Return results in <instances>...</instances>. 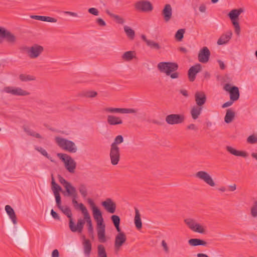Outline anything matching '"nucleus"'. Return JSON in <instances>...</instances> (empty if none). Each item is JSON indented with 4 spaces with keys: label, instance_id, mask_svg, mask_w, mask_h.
I'll use <instances>...</instances> for the list:
<instances>
[{
    "label": "nucleus",
    "instance_id": "obj_9",
    "mask_svg": "<svg viewBox=\"0 0 257 257\" xmlns=\"http://www.w3.org/2000/svg\"><path fill=\"white\" fill-rule=\"evenodd\" d=\"M134 6L137 10L144 12L152 11L153 9L151 2L146 0H141L137 2L135 4Z\"/></svg>",
    "mask_w": 257,
    "mask_h": 257
},
{
    "label": "nucleus",
    "instance_id": "obj_8",
    "mask_svg": "<svg viewBox=\"0 0 257 257\" xmlns=\"http://www.w3.org/2000/svg\"><path fill=\"white\" fill-rule=\"evenodd\" d=\"M4 91L15 96H27L30 93L20 87L8 86L4 88Z\"/></svg>",
    "mask_w": 257,
    "mask_h": 257
},
{
    "label": "nucleus",
    "instance_id": "obj_26",
    "mask_svg": "<svg viewBox=\"0 0 257 257\" xmlns=\"http://www.w3.org/2000/svg\"><path fill=\"white\" fill-rule=\"evenodd\" d=\"M243 12L242 9H233L231 10L228 14V17L230 19L231 22H238L239 16Z\"/></svg>",
    "mask_w": 257,
    "mask_h": 257
},
{
    "label": "nucleus",
    "instance_id": "obj_41",
    "mask_svg": "<svg viewBox=\"0 0 257 257\" xmlns=\"http://www.w3.org/2000/svg\"><path fill=\"white\" fill-rule=\"evenodd\" d=\"M123 142V138L121 135L117 136L114 140L113 142L111 144L110 147L119 148L118 145Z\"/></svg>",
    "mask_w": 257,
    "mask_h": 257
},
{
    "label": "nucleus",
    "instance_id": "obj_2",
    "mask_svg": "<svg viewBox=\"0 0 257 257\" xmlns=\"http://www.w3.org/2000/svg\"><path fill=\"white\" fill-rule=\"evenodd\" d=\"M86 223L88 227V231L90 234L93 233V227L90 215L84 218H79L77 219V223L71 230L73 232L81 233L83 229L84 226Z\"/></svg>",
    "mask_w": 257,
    "mask_h": 257
},
{
    "label": "nucleus",
    "instance_id": "obj_10",
    "mask_svg": "<svg viewBox=\"0 0 257 257\" xmlns=\"http://www.w3.org/2000/svg\"><path fill=\"white\" fill-rule=\"evenodd\" d=\"M117 232L118 233L115 237L114 243L115 251H118L126 241V236L125 233L122 232L121 230H120V231Z\"/></svg>",
    "mask_w": 257,
    "mask_h": 257
},
{
    "label": "nucleus",
    "instance_id": "obj_52",
    "mask_svg": "<svg viewBox=\"0 0 257 257\" xmlns=\"http://www.w3.org/2000/svg\"><path fill=\"white\" fill-rule=\"evenodd\" d=\"M52 189L54 194H59V192L62 190L61 187L57 184H56V186L52 185Z\"/></svg>",
    "mask_w": 257,
    "mask_h": 257
},
{
    "label": "nucleus",
    "instance_id": "obj_31",
    "mask_svg": "<svg viewBox=\"0 0 257 257\" xmlns=\"http://www.w3.org/2000/svg\"><path fill=\"white\" fill-rule=\"evenodd\" d=\"M30 18L31 19H35L36 20L48 22L51 23H56L57 22V20L56 19L50 17L32 15L30 16Z\"/></svg>",
    "mask_w": 257,
    "mask_h": 257
},
{
    "label": "nucleus",
    "instance_id": "obj_3",
    "mask_svg": "<svg viewBox=\"0 0 257 257\" xmlns=\"http://www.w3.org/2000/svg\"><path fill=\"white\" fill-rule=\"evenodd\" d=\"M55 141L57 145L64 151L72 153H75L77 151L76 145L71 141L60 137H55Z\"/></svg>",
    "mask_w": 257,
    "mask_h": 257
},
{
    "label": "nucleus",
    "instance_id": "obj_28",
    "mask_svg": "<svg viewBox=\"0 0 257 257\" xmlns=\"http://www.w3.org/2000/svg\"><path fill=\"white\" fill-rule=\"evenodd\" d=\"M203 110V107L195 105L193 106L190 110L191 116L193 119H197L201 114Z\"/></svg>",
    "mask_w": 257,
    "mask_h": 257
},
{
    "label": "nucleus",
    "instance_id": "obj_43",
    "mask_svg": "<svg viewBox=\"0 0 257 257\" xmlns=\"http://www.w3.org/2000/svg\"><path fill=\"white\" fill-rule=\"evenodd\" d=\"M98 257H107V253L105 248L102 244H99L97 246Z\"/></svg>",
    "mask_w": 257,
    "mask_h": 257
},
{
    "label": "nucleus",
    "instance_id": "obj_45",
    "mask_svg": "<svg viewBox=\"0 0 257 257\" xmlns=\"http://www.w3.org/2000/svg\"><path fill=\"white\" fill-rule=\"evenodd\" d=\"M78 190L83 198H85L87 196V189L84 184H80L79 186Z\"/></svg>",
    "mask_w": 257,
    "mask_h": 257
},
{
    "label": "nucleus",
    "instance_id": "obj_46",
    "mask_svg": "<svg viewBox=\"0 0 257 257\" xmlns=\"http://www.w3.org/2000/svg\"><path fill=\"white\" fill-rule=\"evenodd\" d=\"M35 149L40 152L42 155L49 159L51 162H54V161L52 159V158L48 155L47 151L44 149L40 147H36Z\"/></svg>",
    "mask_w": 257,
    "mask_h": 257
},
{
    "label": "nucleus",
    "instance_id": "obj_49",
    "mask_svg": "<svg viewBox=\"0 0 257 257\" xmlns=\"http://www.w3.org/2000/svg\"><path fill=\"white\" fill-rule=\"evenodd\" d=\"M97 95V92L95 91H87L83 93V96L87 98H93Z\"/></svg>",
    "mask_w": 257,
    "mask_h": 257
},
{
    "label": "nucleus",
    "instance_id": "obj_29",
    "mask_svg": "<svg viewBox=\"0 0 257 257\" xmlns=\"http://www.w3.org/2000/svg\"><path fill=\"white\" fill-rule=\"evenodd\" d=\"M136 58V53L134 51L125 52L121 56V59L124 61L130 62Z\"/></svg>",
    "mask_w": 257,
    "mask_h": 257
},
{
    "label": "nucleus",
    "instance_id": "obj_7",
    "mask_svg": "<svg viewBox=\"0 0 257 257\" xmlns=\"http://www.w3.org/2000/svg\"><path fill=\"white\" fill-rule=\"evenodd\" d=\"M195 177L204 181L211 187H214L215 183L210 174L204 171H199L195 174Z\"/></svg>",
    "mask_w": 257,
    "mask_h": 257
},
{
    "label": "nucleus",
    "instance_id": "obj_15",
    "mask_svg": "<svg viewBox=\"0 0 257 257\" xmlns=\"http://www.w3.org/2000/svg\"><path fill=\"white\" fill-rule=\"evenodd\" d=\"M109 157L111 163L112 165L118 164L120 158L119 148L110 147Z\"/></svg>",
    "mask_w": 257,
    "mask_h": 257
},
{
    "label": "nucleus",
    "instance_id": "obj_39",
    "mask_svg": "<svg viewBox=\"0 0 257 257\" xmlns=\"http://www.w3.org/2000/svg\"><path fill=\"white\" fill-rule=\"evenodd\" d=\"M135 224L137 229H140L142 227V223L141 219V215L139 210L135 209Z\"/></svg>",
    "mask_w": 257,
    "mask_h": 257
},
{
    "label": "nucleus",
    "instance_id": "obj_59",
    "mask_svg": "<svg viewBox=\"0 0 257 257\" xmlns=\"http://www.w3.org/2000/svg\"><path fill=\"white\" fill-rule=\"evenodd\" d=\"M162 245L163 247L164 250L165 252H168L169 251V248L167 243L164 240L162 241Z\"/></svg>",
    "mask_w": 257,
    "mask_h": 257
},
{
    "label": "nucleus",
    "instance_id": "obj_16",
    "mask_svg": "<svg viewBox=\"0 0 257 257\" xmlns=\"http://www.w3.org/2000/svg\"><path fill=\"white\" fill-rule=\"evenodd\" d=\"M102 206L110 213H114L116 208V203L110 198L101 202Z\"/></svg>",
    "mask_w": 257,
    "mask_h": 257
},
{
    "label": "nucleus",
    "instance_id": "obj_50",
    "mask_svg": "<svg viewBox=\"0 0 257 257\" xmlns=\"http://www.w3.org/2000/svg\"><path fill=\"white\" fill-rule=\"evenodd\" d=\"M250 213L253 217H257V200L254 202L252 206L251 207Z\"/></svg>",
    "mask_w": 257,
    "mask_h": 257
},
{
    "label": "nucleus",
    "instance_id": "obj_20",
    "mask_svg": "<svg viewBox=\"0 0 257 257\" xmlns=\"http://www.w3.org/2000/svg\"><path fill=\"white\" fill-rule=\"evenodd\" d=\"M97 233L98 239L99 242L104 243L106 241V238L105 237V224L101 223L97 224Z\"/></svg>",
    "mask_w": 257,
    "mask_h": 257
},
{
    "label": "nucleus",
    "instance_id": "obj_25",
    "mask_svg": "<svg viewBox=\"0 0 257 257\" xmlns=\"http://www.w3.org/2000/svg\"><path fill=\"white\" fill-rule=\"evenodd\" d=\"M232 32L231 30L228 31L225 34H222L217 40V43L219 45L226 44L231 38Z\"/></svg>",
    "mask_w": 257,
    "mask_h": 257
},
{
    "label": "nucleus",
    "instance_id": "obj_64",
    "mask_svg": "<svg viewBox=\"0 0 257 257\" xmlns=\"http://www.w3.org/2000/svg\"><path fill=\"white\" fill-rule=\"evenodd\" d=\"M199 10L200 12H201L202 13H204L206 11L205 5L204 4L201 5L199 8Z\"/></svg>",
    "mask_w": 257,
    "mask_h": 257
},
{
    "label": "nucleus",
    "instance_id": "obj_56",
    "mask_svg": "<svg viewBox=\"0 0 257 257\" xmlns=\"http://www.w3.org/2000/svg\"><path fill=\"white\" fill-rule=\"evenodd\" d=\"M87 202L89 204V205H90L92 210L98 208L96 206L94 202L93 201V200L92 199H91V198L87 199Z\"/></svg>",
    "mask_w": 257,
    "mask_h": 257
},
{
    "label": "nucleus",
    "instance_id": "obj_4",
    "mask_svg": "<svg viewBox=\"0 0 257 257\" xmlns=\"http://www.w3.org/2000/svg\"><path fill=\"white\" fill-rule=\"evenodd\" d=\"M57 157L63 162L66 169L70 173H74L76 168V162L67 154L58 153Z\"/></svg>",
    "mask_w": 257,
    "mask_h": 257
},
{
    "label": "nucleus",
    "instance_id": "obj_27",
    "mask_svg": "<svg viewBox=\"0 0 257 257\" xmlns=\"http://www.w3.org/2000/svg\"><path fill=\"white\" fill-rule=\"evenodd\" d=\"M226 149L229 153L235 156H240L243 158H246L248 156V154L246 152L236 150L231 146H226Z\"/></svg>",
    "mask_w": 257,
    "mask_h": 257
},
{
    "label": "nucleus",
    "instance_id": "obj_32",
    "mask_svg": "<svg viewBox=\"0 0 257 257\" xmlns=\"http://www.w3.org/2000/svg\"><path fill=\"white\" fill-rule=\"evenodd\" d=\"M92 211V214L94 219L97 222V224H101L103 223V219L102 215V213L98 208L93 209Z\"/></svg>",
    "mask_w": 257,
    "mask_h": 257
},
{
    "label": "nucleus",
    "instance_id": "obj_44",
    "mask_svg": "<svg viewBox=\"0 0 257 257\" xmlns=\"http://www.w3.org/2000/svg\"><path fill=\"white\" fill-rule=\"evenodd\" d=\"M79 208L83 214V218L90 215V214L86 207L82 203H78L77 208Z\"/></svg>",
    "mask_w": 257,
    "mask_h": 257
},
{
    "label": "nucleus",
    "instance_id": "obj_42",
    "mask_svg": "<svg viewBox=\"0 0 257 257\" xmlns=\"http://www.w3.org/2000/svg\"><path fill=\"white\" fill-rule=\"evenodd\" d=\"M124 31L128 38L131 40L134 39L135 33L134 30L127 26H125L124 27Z\"/></svg>",
    "mask_w": 257,
    "mask_h": 257
},
{
    "label": "nucleus",
    "instance_id": "obj_30",
    "mask_svg": "<svg viewBox=\"0 0 257 257\" xmlns=\"http://www.w3.org/2000/svg\"><path fill=\"white\" fill-rule=\"evenodd\" d=\"M84 253L85 256L89 257L92 249V244L90 241L87 239H84L83 241Z\"/></svg>",
    "mask_w": 257,
    "mask_h": 257
},
{
    "label": "nucleus",
    "instance_id": "obj_38",
    "mask_svg": "<svg viewBox=\"0 0 257 257\" xmlns=\"http://www.w3.org/2000/svg\"><path fill=\"white\" fill-rule=\"evenodd\" d=\"M235 117V112L231 109H227L224 117V121L227 123L232 121Z\"/></svg>",
    "mask_w": 257,
    "mask_h": 257
},
{
    "label": "nucleus",
    "instance_id": "obj_54",
    "mask_svg": "<svg viewBox=\"0 0 257 257\" xmlns=\"http://www.w3.org/2000/svg\"><path fill=\"white\" fill-rule=\"evenodd\" d=\"M54 195L56 198V202L57 206L58 208H60V207L62 206V205H61V196L60 195V194H54Z\"/></svg>",
    "mask_w": 257,
    "mask_h": 257
},
{
    "label": "nucleus",
    "instance_id": "obj_5",
    "mask_svg": "<svg viewBox=\"0 0 257 257\" xmlns=\"http://www.w3.org/2000/svg\"><path fill=\"white\" fill-rule=\"evenodd\" d=\"M184 222L189 229L195 232L201 234H205L206 232V226L197 222L194 218H186L184 219Z\"/></svg>",
    "mask_w": 257,
    "mask_h": 257
},
{
    "label": "nucleus",
    "instance_id": "obj_47",
    "mask_svg": "<svg viewBox=\"0 0 257 257\" xmlns=\"http://www.w3.org/2000/svg\"><path fill=\"white\" fill-rule=\"evenodd\" d=\"M19 78L22 81H28L34 80L35 79L34 77L26 74H21L19 76Z\"/></svg>",
    "mask_w": 257,
    "mask_h": 257
},
{
    "label": "nucleus",
    "instance_id": "obj_18",
    "mask_svg": "<svg viewBox=\"0 0 257 257\" xmlns=\"http://www.w3.org/2000/svg\"><path fill=\"white\" fill-rule=\"evenodd\" d=\"M210 55V52L208 48L204 47L199 52L198 60L201 63H206L209 60Z\"/></svg>",
    "mask_w": 257,
    "mask_h": 257
},
{
    "label": "nucleus",
    "instance_id": "obj_48",
    "mask_svg": "<svg viewBox=\"0 0 257 257\" xmlns=\"http://www.w3.org/2000/svg\"><path fill=\"white\" fill-rule=\"evenodd\" d=\"M185 33L184 29H179L178 30L175 34V38L178 41H180L182 40Z\"/></svg>",
    "mask_w": 257,
    "mask_h": 257
},
{
    "label": "nucleus",
    "instance_id": "obj_14",
    "mask_svg": "<svg viewBox=\"0 0 257 257\" xmlns=\"http://www.w3.org/2000/svg\"><path fill=\"white\" fill-rule=\"evenodd\" d=\"M28 54L31 59H36L39 57L44 51V48L39 45L34 44L30 47Z\"/></svg>",
    "mask_w": 257,
    "mask_h": 257
},
{
    "label": "nucleus",
    "instance_id": "obj_34",
    "mask_svg": "<svg viewBox=\"0 0 257 257\" xmlns=\"http://www.w3.org/2000/svg\"><path fill=\"white\" fill-rule=\"evenodd\" d=\"M58 178L60 183L63 185L67 193L70 191L72 188H75L70 183L66 181L63 177L61 175L58 176Z\"/></svg>",
    "mask_w": 257,
    "mask_h": 257
},
{
    "label": "nucleus",
    "instance_id": "obj_21",
    "mask_svg": "<svg viewBox=\"0 0 257 257\" xmlns=\"http://www.w3.org/2000/svg\"><path fill=\"white\" fill-rule=\"evenodd\" d=\"M201 70V66L200 64H197L191 67L188 70V78L191 82L195 80L196 74Z\"/></svg>",
    "mask_w": 257,
    "mask_h": 257
},
{
    "label": "nucleus",
    "instance_id": "obj_37",
    "mask_svg": "<svg viewBox=\"0 0 257 257\" xmlns=\"http://www.w3.org/2000/svg\"><path fill=\"white\" fill-rule=\"evenodd\" d=\"M69 196L72 197V202L75 208H77V205L78 203L77 201V193L76 188H72L71 190L67 192Z\"/></svg>",
    "mask_w": 257,
    "mask_h": 257
},
{
    "label": "nucleus",
    "instance_id": "obj_61",
    "mask_svg": "<svg viewBox=\"0 0 257 257\" xmlns=\"http://www.w3.org/2000/svg\"><path fill=\"white\" fill-rule=\"evenodd\" d=\"M233 101L230 100H229L228 101L226 102L225 103L223 104V105H222V108H225V107H227L228 106H231L232 104V103H233Z\"/></svg>",
    "mask_w": 257,
    "mask_h": 257
},
{
    "label": "nucleus",
    "instance_id": "obj_40",
    "mask_svg": "<svg viewBox=\"0 0 257 257\" xmlns=\"http://www.w3.org/2000/svg\"><path fill=\"white\" fill-rule=\"evenodd\" d=\"M111 219L113 223L114 226L116 228L117 231H120V228L119 227L120 219L119 217L116 215H113L111 216Z\"/></svg>",
    "mask_w": 257,
    "mask_h": 257
},
{
    "label": "nucleus",
    "instance_id": "obj_17",
    "mask_svg": "<svg viewBox=\"0 0 257 257\" xmlns=\"http://www.w3.org/2000/svg\"><path fill=\"white\" fill-rule=\"evenodd\" d=\"M62 212L69 218V227L71 231L76 224L72 218V214L70 208L67 206H62L59 208Z\"/></svg>",
    "mask_w": 257,
    "mask_h": 257
},
{
    "label": "nucleus",
    "instance_id": "obj_12",
    "mask_svg": "<svg viewBox=\"0 0 257 257\" xmlns=\"http://www.w3.org/2000/svg\"><path fill=\"white\" fill-rule=\"evenodd\" d=\"M226 91H228L230 94V99L232 101H236L239 97V89L236 86H231L230 84H225L223 87Z\"/></svg>",
    "mask_w": 257,
    "mask_h": 257
},
{
    "label": "nucleus",
    "instance_id": "obj_33",
    "mask_svg": "<svg viewBox=\"0 0 257 257\" xmlns=\"http://www.w3.org/2000/svg\"><path fill=\"white\" fill-rule=\"evenodd\" d=\"M5 210L9 216V217L11 219L13 223L14 224H17V216L12 207L11 206L7 205L5 206Z\"/></svg>",
    "mask_w": 257,
    "mask_h": 257
},
{
    "label": "nucleus",
    "instance_id": "obj_53",
    "mask_svg": "<svg viewBox=\"0 0 257 257\" xmlns=\"http://www.w3.org/2000/svg\"><path fill=\"white\" fill-rule=\"evenodd\" d=\"M232 24L234 27L235 33L237 36H239L240 35V28L238 22H233Z\"/></svg>",
    "mask_w": 257,
    "mask_h": 257
},
{
    "label": "nucleus",
    "instance_id": "obj_11",
    "mask_svg": "<svg viewBox=\"0 0 257 257\" xmlns=\"http://www.w3.org/2000/svg\"><path fill=\"white\" fill-rule=\"evenodd\" d=\"M6 39L10 43L14 44L17 40L16 37L9 31L0 27V43L3 41V39Z\"/></svg>",
    "mask_w": 257,
    "mask_h": 257
},
{
    "label": "nucleus",
    "instance_id": "obj_13",
    "mask_svg": "<svg viewBox=\"0 0 257 257\" xmlns=\"http://www.w3.org/2000/svg\"><path fill=\"white\" fill-rule=\"evenodd\" d=\"M185 117L182 114H171L166 117L165 120L167 123L171 125L181 123L184 121Z\"/></svg>",
    "mask_w": 257,
    "mask_h": 257
},
{
    "label": "nucleus",
    "instance_id": "obj_55",
    "mask_svg": "<svg viewBox=\"0 0 257 257\" xmlns=\"http://www.w3.org/2000/svg\"><path fill=\"white\" fill-rule=\"evenodd\" d=\"M88 12L94 16H98L99 15V12L98 10L95 8H91L88 10Z\"/></svg>",
    "mask_w": 257,
    "mask_h": 257
},
{
    "label": "nucleus",
    "instance_id": "obj_57",
    "mask_svg": "<svg viewBox=\"0 0 257 257\" xmlns=\"http://www.w3.org/2000/svg\"><path fill=\"white\" fill-rule=\"evenodd\" d=\"M96 22L99 26L101 27H104L106 25L105 21L100 18H97L96 20Z\"/></svg>",
    "mask_w": 257,
    "mask_h": 257
},
{
    "label": "nucleus",
    "instance_id": "obj_22",
    "mask_svg": "<svg viewBox=\"0 0 257 257\" xmlns=\"http://www.w3.org/2000/svg\"><path fill=\"white\" fill-rule=\"evenodd\" d=\"M141 38L146 43V45L151 49L155 50H159L161 49V46L159 43L152 40L148 39L145 35H142Z\"/></svg>",
    "mask_w": 257,
    "mask_h": 257
},
{
    "label": "nucleus",
    "instance_id": "obj_63",
    "mask_svg": "<svg viewBox=\"0 0 257 257\" xmlns=\"http://www.w3.org/2000/svg\"><path fill=\"white\" fill-rule=\"evenodd\" d=\"M59 253L57 249H54L52 252V257H59Z\"/></svg>",
    "mask_w": 257,
    "mask_h": 257
},
{
    "label": "nucleus",
    "instance_id": "obj_51",
    "mask_svg": "<svg viewBox=\"0 0 257 257\" xmlns=\"http://www.w3.org/2000/svg\"><path fill=\"white\" fill-rule=\"evenodd\" d=\"M247 142L250 144H254L257 143V136L254 135L249 136L247 138Z\"/></svg>",
    "mask_w": 257,
    "mask_h": 257
},
{
    "label": "nucleus",
    "instance_id": "obj_24",
    "mask_svg": "<svg viewBox=\"0 0 257 257\" xmlns=\"http://www.w3.org/2000/svg\"><path fill=\"white\" fill-rule=\"evenodd\" d=\"M107 122L110 125H116L121 124L123 123V121L118 116L109 114L107 116Z\"/></svg>",
    "mask_w": 257,
    "mask_h": 257
},
{
    "label": "nucleus",
    "instance_id": "obj_35",
    "mask_svg": "<svg viewBox=\"0 0 257 257\" xmlns=\"http://www.w3.org/2000/svg\"><path fill=\"white\" fill-rule=\"evenodd\" d=\"M105 13L111 18H113L117 24L123 25L125 23V20L123 18L119 15L112 13L109 10L106 9Z\"/></svg>",
    "mask_w": 257,
    "mask_h": 257
},
{
    "label": "nucleus",
    "instance_id": "obj_60",
    "mask_svg": "<svg viewBox=\"0 0 257 257\" xmlns=\"http://www.w3.org/2000/svg\"><path fill=\"white\" fill-rule=\"evenodd\" d=\"M24 131L28 135L31 136H32L33 134H34V131H33V130H31V129H30L29 128H27V127H24Z\"/></svg>",
    "mask_w": 257,
    "mask_h": 257
},
{
    "label": "nucleus",
    "instance_id": "obj_23",
    "mask_svg": "<svg viewBox=\"0 0 257 257\" xmlns=\"http://www.w3.org/2000/svg\"><path fill=\"white\" fill-rule=\"evenodd\" d=\"M162 14L165 21L166 22L169 21L172 16V8L170 4L165 5L162 10Z\"/></svg>",
    "mask_w": 257,
    "mask_h": 257
},
{
    "label": "nucleus",
    "instance_id": "obj_1",
    "mask_svg": "<svg viewBox=\"0 0 257 257\" xmlns=\"http://www.w3.org/2000/svg\"><path fill=\"white\" fill-rule=\"evenodd\" d=\"M178 67L176 63L171 62H161L157 65V68L161 72L165 73L172 79H177L179 77V73L176 71Z\"/></svg>",
    "mask_w": 257,
    "mask_h": 257
},
{
    "label": "nucleus",
    "instance_id": "obj_6",
    "mask_svg": "<svg viewBox=\"0 0 257 257\" xmlns=\"http://www.w3.org/2000/svg\"><path fill=\"white\" fill-rule=\"evenodd\" d=\"M103 111L107 113H131L136 114L138 112V109L133 108H115L107 107L103 108Z\"/></svg>",
    "mask_w": 257,
    "mask_h": 257
},
{
    "label": "nucleus",
    "instance_id": "obj_19",
    "mask_svg": "<svg viewBox=\"0 0 257 257\" xmlns=\"http://www.w3.org/2000/svg\"><path fill=\"white\" fill-rule=\"evenodd\" d=\"M194 98L196 105L201 107H203L207 100L205 93L202 91H196L194 94Z\"/></svg>",
    "mask_w": 257,
    "mask_h": 257
},
{
    "label": "nucleus",
    "instance_id": "obj_36",
    "mask_svg": "<svg viewBox=\"0 0 257 257\" xmlns=\"http://www.w3.org/2000/svg\"><path fill=\"white\" fill-rule=\"evenodd\" d=\"M188 243L190 245L195 246L198 245L206 246L207 242L199 238H192L188 240Z\"/></svg>",
    "mask_w": 257,
    "mask_h": 257
},
{
    "label": "nucleus",
    "instance_id": "obj_62",
    "mask_svg": "<svg viewBox=\"0 0 257 257\" xmlns=\"http://www.w3.org/2000/svg\"><path fill=\"white\" fill-rule=\"evenodd\" d=\"M187 128L189 130L197 131L198 130L197 127L194 124H190L187 126Z\"/></svg>",
    "mask_w": 257,
    "mask_h": 257
},
{
    "label": "nucleus",
    "instance_id": "obj_58",
    "mask_svg": "<svg viewBox=\"0 0 257 257\" xmlns=\"http://www.w3.org/2000/svg\"><path fill=\"white\" fill-rule=\"evenodd\" d=\"M51 214L55 219L59 220L60 219L59 215L55 211H54L53 209L51 210Z\"/></svg>",
    "mask_w": 257,
    "mask_h": 257
}]
</instances>
